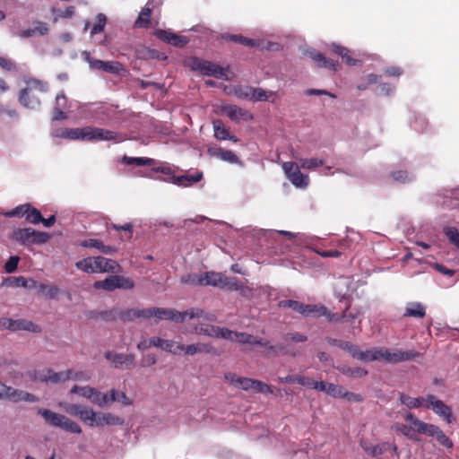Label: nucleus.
<instances>
[{
  "mask_svg": "<svg viewBox=\"0 0 459 459\" xmlns=\"http://www.w3.org/2000/svg\"><path fill=\"white\" fill-rule=\"evenodd\" d=\"M255 382V379L240 377L238 388H240L245 391L251 390L254 387Z\"/></svg>",
  "mask_w": 459,
  "mask_h": 459,
  "instance_id": "nucleus-64",
  "label": "nucleus"
},
{
  "mask_svg": "<svg viewBox=\"0 0 459 459\" xmlns=\"http://www.w3.org/2000/svg\"><path fill=\"white\" fill-rule=\"evenodd\" d=\"M151 9L144 7L138 15L135 25L140 28H146L150 24Z\"/></svg>",
  "mask_w": 459,
  "mask_h": 459,
  "instance_id": "nucleus-41",
  "label": "nucleus"
},
{
  "mask_svg": "<svg viewBox=\"0 0 459 459\" xmlns=\"http://www.w3.org/2000/svg\"><path fill=\"white\" fill-rule=\"evenodd\" d=\"M217 329H218V326H216V325H202L198 328V333L204 334L206 336H209V337L216 338L217 331H218Z\"/></svg>",
  "mask_w": 459,
  "mask_h": 459,
  "instance_id": "nucleus-59",
  "label": "nucleus"
},
{
  "mask_svg": "<svg viewBox=\"0 0 459 459\" xmlns=\"http://www.w3.org/2000/svg\"><path fill=\"white\" fill-rule=\"evenodd\" d=\"M221 288H225L230 290H238L243 295H247V293L250 291L249 289L244 287L242 283H240L237 279L227 277L225 274Z\"/></svg>",
  "mask_w": 459,
  "mask_h": 459,
  "instance_id": "nucleus-30",
  "label": "nucleus"
},
{
  "mask_svg": "<svg viewBox=\"0 0 459 459\" xmlns=\"http://www.w3.org/2000/svg\"><path fill=\"white\" fill-rule=\"evenodd\" d=\"M104 356L116 368L129 369L134 368L135 365V357L134 354H122L107 351Z\"/></svg>",
  "mask_w": 459,
  "mask_h": 459,
  "instance_id": "nucleus-13",
  "label": "nucleus"
},
{
  "mask_svg": "<svg viewBox=\"0 0 459 459\" xmlns=\"http://www.w3.org/2000/svg\"><path fill=\"white\" fill-rule=\"evenodd\" d=\"M75 267L86 273H114L119 264L112 259L103 256L86 257L75 263Z\"/></svg>",
  "mask_w": 459,
  "mask_h": 459,
  "instance_id": "nucleus-3",
  "label": "nucleus"
},
{
  "mask_svg": "<svg viewBox=\"0 0 459 459\" xmlns=\"http://www.w3.org/2000/svg\"><path fill=\"white\" fill-rule=\"evenodd\" d=\"M229 72L230 71L228 68H223V67L220 66L219 65L214 64L210 76H213L217 79L228 81V80H230Z\"/></svg>",
  "mask_w": 459,
  "mask_h": 459,
  "instance_id": "nucleus-52",
  "label": "nucleus"
},
{
  "mask_svg": "<svg viewBox=\"0 0 459 459\" xmlns=\"http://www.w3.org/2000/svg\"><path fill=\"white\" fill-rule=\"evenodd\" d=\"M86 399L100 408L108 406V394L101 393L95 387H91V391Z\"/></svg>",
  "mask_w": 459,
  "mask_h": 459,
  "instance_id": "nucleus-26",
  "label": "nucleus"
},
{
  "mask_svg": "<svg viewBox=\"0 0 459 459\" xmlns=\"http://www.w3.org/2000/svg\"><path fill=\"white\" fill-rule=\"evenodd\" d=\"M165 351L173 355H179L183 351V343L174 340H167Z\"/></svg>",
  "mask_w": 459,
  "mask_h": 459,
  "instance_id": "nucleus-49",
  "label": "nucleus"
},
{
  "mask_svg": "<svg viewBox=\"0 0 459 459\" xmlns=\"http://www.w3.org/2000/svg\"><path fill=\"white\" fill-rule=\"evenodd\" d=\"M99 415L100 412H96L93 409L85 406L80 416V420L90 427H97Z\"/></svg>",
  "mask_w": 459,
  "mask_h": 459,
  "instance_id": "nucleus-31",
  "label": "nucleus"
},
{
  "mask_svg": "<svg viewBox=\"0 0 459 459\" xmlns=\"http://www.w3.org/2000/svg\"><path fill=\"white\" fill-rule=\"evenodd\" d=\"M326 314V307L321 304H303L301 315L310 317H321Z\"/></svg>",
  "mask_w": 459,
  "mask_h": 459,
  "instance_id": "nucleus-21",
  "label": "nucleus"
},
{
  "mask_svg": "<svg viewBox=\"0 0 459 459\" xmlns=\"http://www.w3.org/2000/svg\"><path fill=\"white\" fill-rule=\"evenodd\" d=\"M124 161L127 165H134V166H152L155 163V160L151 158H133V157H124Z\"/></svg>",
  "mask_w": 459,
  "mask_h": 459,
  "instance_id": "nucleus-39",
  "label": "nucleus"
},
{
  "mask_svg": "<svg viewBox=\"0 0 459 459\" xmlns=\"http://www.w3.org/2000/svg\"><path fill=\"white\" fill-rule=\"evenodd\" d=\"M345 351H347L353 358L358 359L363 362L373 361L374 348L361 351L357 345L349 342L345 344Z\"/></svg>",
  "mask_w": 459,
  "mask_h": 459,
  "instance_id": "nucleus-19",
  "label": "nucleus"
},
{
  "mask_svg": "<svg viewBox=\"0 0 459 459\" xmlns=\"http://www.w3.org/2000/svg\"><path fill=\"white\" fill-rule=\"evenodd\" d=\"M3 284L4 285H13L16 287H23V288H32V287H36L37 281L31 280L30 284H29L28 280H26L22 276H19V277L7 278L3 281Z\"/></svg>",
  "mask_w": 459,
  "mask_h": 459,
  "instance_id": "nucleus-35",
  "label": "nucleus"
},
{
  "mask_svg": "<svg viewBox=\"0 0 459 459\" xmlns=\"http://www.w3.org/2000/svg\"><path fill=\"white\" fill-rule=\"evenodd\" d=\"M67 372H69V380L74 381H89L91 377V374L86 371H74L72 369H67Z\"/></svg>",
  "mask_w": 459,
  "mask_h": 459,
  "instance_id": "nucleus-51",
  "label": "nucleus"
},
{
  "mask_svg": "<svg viewBox=\"0 0 459 459\" xmlns=\"http://www.w3.org/2000/svg\"><path fill=\"white\" fill-rule=\"evenodd\" d=\"M218 156L224 161H228L230 163H238V157L230 150H222L220 149L218 152Z\"/></svg>",
  "mask_w": 459,
  "mask_h": 459,
  "instance_id": "nucleus-56",
  "label": "nucleus"
},
{
  "mask_svg": "<svg viewBox=\"0 0 459 459\" xmlns=\"http://www.w3.org/2000/svg\"><path fill=\"white\" fill-rule=\"evenodd\" d=\"M425 400V408L432 410L435 414L443 419L446 423L451 424L455 421L452 408L446 405L442 400L438 399L434 394H428Z\"/></svg>",
  "mask_w": 459,
  "mask_h": 459,
  "instance_id": "nucleus-7",
  "label": "nucleus"
},
{
  "mask_svg": "<svg viewBox=\"0 0 459 459\" xmlns=\"http://www.w3.org/2000/svg\"><path fill=\"white\" fill-rule=\"evenodd\" d=\"M254 48L261 50L278 51L280 44L276 42L266 41L264 39H255Z\"/></svg>",
  "mask_w": 459,
  "mask_h": 459,
  "instance_id": "nucleus-44",
  "label": "nucleus"
},
{
  "mask_svg": "<svg viewBox=\"0 0 459 459\" xmlns=\"http://www.w3.org/2000/svg\"><path fill=\"white\" fill-rule=\"evenodd\" d=\"M154 317L158 320H168L173 323H183L186 320L195 318L210 319L204 311L198 307H192L186 311H178L175 308H163L154 307Z\"/></svg>",
  "mask_w": 459,
  "mask_h": 459,
  "instance_id": "nucleus-2",
  "label": "nucleus"
},
{
  "mask_svg": "<svg viewBox=\"0 0 459 459\" xmlns=\"http://www.w3.org/2000/svg\"><path fill=\"white\" fill-rule=\"evenodd\" d=\"M7 330L16 331H28L31 333H40L41 328L35 325L32 321L27 319H11L9 318Z\"/></svg>",
  "mask_w": 459,
  "mask_h": 459,
  "instance_id": "nucleus-17",
  "label": "nucleus"
},
{
  "mask_svg": "<svg viewBox=\"0 0 459 459\" xmlns=\"http://www.w3.org/2000/svg\"><path fill=\"white\" fill-rule=\"evenodd\" d=\"M333 51L342 56V61L351 66H355L360 63L359 60L352 58L349 53L350 50L342 46L333 43L331 45Z\"/></svg>",
  "mask_w": 459,
  "mask_h": 459,
  "instance_id": "nucleus-27",
  "label": "nucleus"
},
{
  "mask_svg": "<svg viewBox=\"0 0 459 459\" xmlns=\"http://www.w3.org/2000/svg\"><path fill=\"white\" fill-rule=\"evenodd\" d=\"M39 292L48 299H54L59 294V289L53 284L37 283Z\"/></svg>",
  "mask_w": 459,
  "mask_h": 459,
  "instance_id": "nucleus-34",
  "label": "nucleus"
},
{
  "mask_svg": "<svg viewBox=\"0 0 459 459\" xmlns=\"http://www.w3.org/2000/svg\"><path fill=\"white\" fill-rule=\"evenodd\" d=\"M405 420L407 421H410L411 423V426L414 427V430L420 434V429H421V425H427L428 423L419 420L418 418H416L412 413H408L406 416H405Z\"/></svg>",
  "mask_w": 459,
  "mask_h": 459,
  "instance_id": "nucleus-61",
  "label": "nucleus"
},
{
  "mask_svg": "<svg viewBox=\"0 0 459 459\" xmlns=\"http://www.w3.org/2000/svg\"><path fill=\"white\" fill-rule=\"evenodd\" d=\"M26 221L32 224H39L41 221H43V217L38 209L30 206V211L27 213Z\"/></svg>",
  "mask_w": 459,
  "mask_h": 459,
  "instance_id": "nucleus-54",
  "label": "nucleus"
},
{
  "mask_svg": "<svg viewBox=\"0 0 459 459\" xmlns=\"http://www.w3.org/2000/svg\"><path fill=\"white\" fill-rule=\"evenodd\" d=\"M203 178V172L202 171H195L193 175H182V176H175L172 175L171 178H169V182H171L174 185L187 187L192 186L195 183H197L201 181Z\"/></svg>",
  "mask_w": 459,
  "mask_h": 459,
  "instance_id": "nucleus-18",
  "label": "nucleus"
},
{
  "mask_svg": "<svg viewBox=\"0 0 459 459\" xmlns=\"http://www.w3.org/2000/svg\"><path fill=\"white\" fill-rule=\"evenodd\" d=\"M351 281L348 278L341 277L334 283V293L340 299H346L350 294Z\"/></svg>",
  "mask_w": 459,
  "mask_h": 459,
  "instance_id": "nucleus-23",
  "label": "nucleus"
},
{
  "mask_svg": "<svg viewBox=\"0 0 459 459\" xmlns=\"http://www.w3.org/2000/svg\"><path fill=\"white\" fill-rule=\"evenodd\" d=\"M82 56L88 63L91 70L104 71L110 74H118L121 70V65L118 62L95 59L91 56L88 51H83Z\"/></svg>",
  "mask_w": 459,
  "mask_h": 459,
  "instance_id": "nucleus-11",
  "label": "nucleus"
},
{
  "mask_svg": "<svg viewBox=\"0 0 459 459\" xmlns=\"http://www.w3.org/2000/svg\"><path fill=\"white\" fill-rule=\"evenodd\" d=\"M444 233L447 237L448 240L459 248V231L455 227H445Z\"/></svg>",
  "mask_w": 459,
  "mask_h": 459,
  "instance_id": "nucleus-47",
  "label": "nucleus"
},
{
  "mask_svg": "<svg viewBox=\"0 0 459 459\" xmlns=\"http://www.w3.org/2000/svg\"><path fill=\"white\" fill-rule=\"evenodd\" d=\"M38 414L42 416L45 421L51 427L60 428L67 432L81 434V426L68 417L54 412L48 409H39Z\"/></svg>",
  "mask_w": 459,
  "mask_h": 459,
  "instance_id": "nucleus-4",
  "label": "nucleus"
},
{
  "mask_svg": "<svg viewBox=\"0 0 459 459\" xmlns=\"http://www.w3.org/2000/svg\"><path fill=\"white\" fill-rule=\"evenodd\" d=\"M418 353L414 351H391L385 347L374 348L373 361L385 360L389 363L396 364L402 361L411 360L416 358Z\"/></svg>",
  "mask_w": 459,
  "mask_h": 459,
  "instance_id": "nucleus-6",
  "label": "nucleus"
},
{
  "mask_svg": "<svg viewBox=\"0 0 459 459\" xmlns=\"http://www.w3.org/2000/svg\"><path fill=\"white\" fill-rule=\"evenodd\" d=\"M25 82L27 87L20 91L19 101L25 108L36 109L40 106L39 99L38 97H33L31 100H28V96L34 91L46 92L48 91V83L35 78H30Z\"/></svg>",
  "mask_w": 459,
  "mask_h": 459,
  "instance_id": "nucleus-5",
  "label": "nucleus"
},
{
  "mask_svg": "<svg viewBox=\"0 0 459 459\" xmlns=\"http://www.w3.org/2000/svg\"><path fill=\"white\" fill-rule=\"evenodd\" d=\"M337 369L343 375L351 377H362L368 374V371L362 368H350L348 366H340Z\"/></svg>",
  "mask_w": 459,
  "mask_h": 459,
  "instance_id": "nucleus-37",
  "label": "nucleus"
},
{
  "mask_svg": "<svg viewBox=\"0 0 459 459\" xmlns=\"http://www.w3.org/2000/svg\"><path fill=\"white\" fill-rule=\"evenodd\" d=\"M29 211H30V204H22V205L17 206L16 208H14L12 211L4 212V215L5 217H14V216L22 217L24 214H27Z\"/></svg>",
  "mask_w": 459,
  "mask_h": 459,
  "instance_id": "nucleus-55",
  "label": "nucleus"
},
{
  "mask_svg": "<svg viewBox=\"0 0 459 459\" xmlns=\"http://www.w3.org/2000/svg\"><path fill=\"white\" fill-rule=\"evenodd\" d=\"M216 338H221L225 340H229L230 342H235L237 332L231 331L226 327H219L217 329Z\"/></svg>",
  "mask_w": 459,
  "mask_h": 459,
  "instance_id": "nucleus-53",
  "label": "nucleus"
},
{
  "mask_svg": "<svg viewBox=\"0 0 459 459\" xmlns=\"http://www.w3.org/2000/svg\"><path fill=\"white\" fill-rule=\"evenodd\" d=\"M186 355L194 356L200 353H208L212 355H219L216 348L211 343L197 342L188 345L183 344V351Z\"/></svg>",
  "mask_w": 459,
  "mask_h": 459,
  "instance_id": "nucleus-14",
  "label": "nucleus"
},
{
  "mask_svg": "<svg viewBox=\"0 0 459 459\" xmlns=\"http://www.w3.org/2000/svg\"><path fill=\"white\" fill-rule=\"evenodd\" d=\"M53 136L62 139L87 142L115 141L122 142V134L100 127L84 126L82 128H60L53 132Z\"/></svg>",
  "mask_w": 459,
  "mask_h": 459,
  "instance_id": "nucleus-1",
  "label": "nucleus"
},
{
  "mask_svg": "<svg viewBox=\"0 0 459 459\" xmlns=\"http://www.w3.org/2000/svg\"><path fill=\"white\" fill-rule=\"evenodd\" d=\"M360 446L364 451L372 457H377L380 455H383L388 450H392L397 454V446L388 442H384L376 446H370L366 441L360 440Z\"/></svg>",
  "mask_w": 459,
  "mask_h": 459,
  "instance_id": "nucleus-15",
  "label": "nucleus"
},
{
  "mask_svg": "<svg viewBox=\"0 0 459 459\" xmlns=\"http://www.w3.org/2000/svg\"><path fill=\"white\" fill-rule=\"evenodd\" d=\"M125 423L123 418L110 412H100L97 427L122 426Z\"/></svg>",
  "mask_w": 459,
  "mask_h": 459,
  "instance_id": "nucleus-20",
  "label": "nucleus"
},
{
  "mask_svg": "<svg viewBox=\"0 0 459 459\" xmlns=\"http://www.w3.org/2000/svg\"><path fill=\"white\" fill-rule=\"evenodd\" d=\"M134 286V283L131 279L120 275L108 276L103 281H95L93 284L96 290H105L107 291H113L117 289L131 290Z\"/></svg>",
  "mask_w": 459,
  "mask_h": 459,
  "instance_id": "nucleus-8",
  "label": "nucleus"
},
{
  "mask_svg": "<svg viewBox=\"0 0 459 459\" xmlns=\"http://www.w3.org/2000/svg\"><path fill=\"white\" fill-rule=\"evenodd\" d=\"M0 400H7L13 403H19L22 401L35 403L38 401V398L32 394L13 388L0 382Z\"/></svg>",
  "mask_w": 459,
  "mask_h": 459,
  "instance_id": "nucleus-9",
  "label": "nucleus"
},
{
  "mask_svg": "<svg viewBox=\"0 0 459 459\" xmlns=\"http://www.w3.org/2000/svg\"><path fill=\"white\" fill-rule=\"evenodd\" d=\"M49 238V234L34 230L31 244H44L48 241Z\"/></svg>",
  "mask_w": 459,
  "mask_h": 459,
  "instance_id": "nucleus-63",
  "label": "nucleus"
},
{
  "mask_svg": "<svg viewBox=\"0 0 459 459\" xmlns=\"http://www.w3.org/2000/svg\"><path fill=\"white\" fill-rule=\"evenodd\" d=\"M420 434L435 438L442 446L451 449L454 446L453 441L437 425L428 423L421 425Z\"/></svg>",
  "mask_w": 459,
  "mask_h": 459,
  "instance_id": "nucleus-12",
  "label": "nucleus"
},
{
  "mask_svg": "<svg viewBox=\"0 0 459 459\" xmlns=\"http://www.w3.org/2000/svg\"><path fill=\"white\" fill-rule=\"evenodd\" d=\"M282 169L287 178L293 186L299 188H305L308 186V177L300 172L299 166L292 161H287L282 164Z\"/></svg>",
  "mask_w": 459,
  "mask_h": 459,
  "instance_id": "nucleus-10",
  "label": "nucleus"
},
{
  "mask_svg": "<svg viewBox=\"0 0 459 459\" xmlns=\"http://www.w3.org/2000/svg\"><path fill=\"white\" fill-rule=\"evenodd\" d=\"M392 429L397 432L402 433L410 439H414V434L417 433L414 430V427H409L403 423H395L394 425L392 426Z\"/></svg>",
  "mask_w": 459,
  "mask_h": 459,
  "instance_id": "nucleus-42",
  "label": "nucleus"
},
{
  "mask_svg": "<svg viewBox=\"0 0 459 459\" xmlns=\"http://www.w3.org/2000/svg\"><path fill=\"white\" fill-rule=\"evenodd\" d=\"M69 372L67 370L61 372H55L48 369L47 373L41 377V381L46 383L58 384L69 380Z\"/></svg>",
  "mask_w": 459,
  "mask_h": 459,
  "instance_id": "nucleus-22",
  "label": "nucleus"
},
{
  "mask_svg": "<svg viewBox=\"0 0 459 459\" xmlns=\"http://www.w3.org/2000/svg\"><path fill=\"white\" fill-rule=\"evenodd\" d=\"M223 278V273L215 272H206L204 273H202V285H211L221 288Z\"/></svg>",
  "mask_w": 459,
  "mask_h": 459,
  "instance_id": "nucleus-25",
  "label": "nucleus"
},
{
  "mask_svg": "<svg viewBox=\"0 0 459 459\" xmlns=\"http://www.w3.org/2000/svg\"><path fill=\"white\" fill-rule=\"evenodd\" d=\"M310 56L317 63L318 66L336 70L338 65L337 62L333 59L326 58L321 53L312 52Z\"/></svg>",
  "mask_w": 459,
  "mask_h": 459,
  "instance_id": "nucleus-33",
  "label": "nucleus"
},
{
  "mask_svg": "<svg viewBox=\"0 0 459 459\" xmlns=\"http://www.w3.org/2000/svg\"><path fill=\"white\" fill-rule=\"evenodd\" d=\"M252 100L253 101H265L270 100L274 102V98L277 96L275 91H268L262 88H254L252 90Z\"/></svg>",
  "mask_w": 459,
  "mask_h": 459,
  "instance_id": "nucleus-29",
  "label": "nucleus"
},
{
  "mask_svg": "<svg viewBox=\"0 0 459 459\" xmlns=\"http://www.w3.org/2000/svg\"><path fill=\"white\" fill-rule=\"evenodd\" d=\"M425 307L420 302H410L406 305L403 316L406 317L422 318L425 316Z\"/></svg>",
  "mask_w": 459,
  "mask_h": 459,
  "instance_id": "nucleus-24",
  "label": "nucleus"
},
{
  "mask_svg": "<svg viewBox=\"0 0 459 459\" xmlns=\"http://www.w3.org/2000/svg\"><path fill=\"white\" fill-rule=\"evenodd\" d=\"M325 164V160L319 158L300 159L299 165L305 169H315Z\"/></svg>",
  "mask_w": 459,
  "mask_h": 459,
  "instance_id": "nucleus-40",
  "label": "nucleus"
},
{
  "mask_svg": "<svg viewBox=\"0 0 459 459\" xmlns=\"http://www.w3.org/2000/svg\"><path fill=\"white\" fill-rule=\"evenodd\" d=\"M252 90L253 87L250 86L238 87L235 89V94L239 99H247L252 100Z\"/></svg>",
  "mask_w": 459,
  "mask_h": 459,
  "instance_id": "nucleus-57",
  "label": "nucleus"
},
{
  "mask_svg": "<svg viewBox=\"0 0 459 459\" xmlns=\"http://www.w3.org/2000/svg\"><path fill=\"white\" fill-rule=\"evenodd\" d=\"M284 340L286 342H303L307 340V335L299 333L298 332L288 333L284 335Z\"/></svg>",
  "mask_w": 459,
  "mask_h": 459,
  "instance_id": "nucleus-60",
  "label": "nucleus"
},
{
  "mask_svg": "<svg viewBox=\"0 0 459 459\" xmlns=\"http://www.w3.org/2000/svg\"><path fill=\"white\" fill-rule=\"evenodd\" d=\"M107 24V17L104 13H99L96 16V23L91 30V36H94L101 31H103L105 26Z\"/></svg>",
  "mask_w": 459,
  "mask_h": 459,
  "instance_id": "nucleus-45",
  "label": "nucleus"
},
{
  "mask_svg": "<svg viewBox=\"0 0 459 459\" xmlns=\"http://www.w3.org/2000/svg\"><path fill=\"white\" fill-rule=\"evenodd\" d=\"M223 38L227 39H230L231 41L239 43L241 45H245V46L252 47V48H254V46L255 44V39H248V38L244 37L242 35H235V34L225 35V36H223Z\"/></svg>",
  "mask_w": 459,
  "mask_h": 459,
  "instance_id": "nucleus-46",
  "label": "nucleus"
},
{
  "mask_svg": "<svg viewBox=\"0 0 459 459\" xmlns=\"http://www.w3.org/2000/svg\"><path fill=\"white\" fill-rule=\"evenodd\" d=\"M221 109L232 121L235 122H238L240 120L249 121L253 119V115L250 112L236 105H225Z\"/></svg>",
  "mask_w": 459,
  "mask_h": 459,
  "instance_id": "nucleus-16",
  "label": "nucleus"
},
{
  "mask_svg": "<svg viewBox=\"0 0 459 459\" xmlns=\"http://www.w3.org/2000/svg\"><path fill=\"white\" fill-rule=\"evenodd\" d=\"M214 63L201 59H195L193 67L195 70H198L204 75L210 76L212 70L213 68Z\"/></svg>",
  "mask_w": 459,
  "mask_h": 459,
  "instance_id": "nucleus-38",
  "label": "nucleus"
},
{
  "mask_svg": "<svg viewBox=\"0 0 459 459\" xmlns=\"http://www.w3.org/2000/svg\"><path fill=\"white\" fill-rule=\"evenodd\" d=\"M425 397H411L404 394H400L401 403L408 408H420L425 407L426 403Z\"/></svg>",
  "mask_w": 459,
  "mask_h": 459,
  "instance_id": "nucleus-32",
  "label": "nucleus"
},
{
  "mask_svg": "<svg viewBox=\"0 0 459 459\" xmlns=\"http://www.w3.org/2000/svg\"><path fill=\"white\" fill-rule=\"evenodd\" d=\"M303 304L304 303H301V302L296 301V300L284 299V300H281L278 305L281 308H286V307L291 308L292 310H294L301 315Z\"/></svg>",
  "mask_w": 459,
  "mask_h": 459,
  "instance_id": "nucleus-48",
  "label": "nucleus"
},
{
  "mask_svg": "<svg viewBox=\"0 0 459 459\" xmlns=\"http://www.w3.org/2000/svg\"><path fill=\"white\" fill-rule=\"evenodd\" d=\"M60 406L64 409V411L69 413L72 416L79 417L81 416L85 406L75 403H60Z\"/></svg>",
  "mask_w": 459,
  "mask_h": 459,
  "instance_id": "nucleus-43",
  "label": "nucleus"
},
{
  "mask_svg": "<svg viewBox=\"0 0 459 459\" xmlns=\"http://www.w3.org/2000/svg\"><path fill=\"white\" fill-rule=\"evenodd\" d=\"M343 391L344 388L342 386L334 384H328L326 394L334 398H342Z\"/></svg>",
  "mask_w": 459,
  "mask_h": 459,
  "instance_id": "nucleus-58",
  "label": "nucleus"
},
{
  "mask_svg": "<svg viewBox=\"0 0 459 459\" xmlns=\"http://www.w3.org/2000/svg\"><path fill=\"white\" fill-rule=\"evenodd\" d=\"M394 180L401 183H405L412 180V176L403 170L395 171L392 174Z\"/></svg>",
  "mask_w": 459,
  "mask_h": 459,
  "instance_id": "nucleus-62",
  "label": "nucleus"
},
{
  "mask_svg": "<svg viewBox=\"0 0 459 459\" xmlns=\"http://www.w3.org/2000/svg\"><path fill=\"white\" fill-rule=\"evenodd\" d=\"M182 283L190 285H202V273H188L180 279Z\"/></svg>",
  "mask_w": 459,
  "mask_h": 459,
  "instance_id": "nucleus-50",
  "label": "nucleus"
},
{
  "mask_svg": "<svg viewBox=\"0 0 459 459\" xmlns=\"http://www.w3.org/2000/svg\"><path fill=\"white\" fill-rule=\"evenodd\" d=\"M32 237H34V230L31 228L18 229L14 230L13 238L22 244H31Z\"/></svg>",
  "mask_w": 459,
  "mask_h": 459,
  "instance_id": "nucleus-28",
  "label": "nucleus"
},
{
  "mask_svg": "<svg viewBox=\"0 0 459 459\" xmlns=\"http://www.w3.org/2000/svg\"><path fill=\"white\" fill-rule=\"evenodd\" d=\"M214 136L219 140H233L237 141L233 137L230 136L228 129L224 126L223 123L220 120L213 122Z\"/></svg>",
  "mask_w": 459,
  "mask_h": 459,
  "instance_id": "nucleus-36",
  "label": "nucleus"
}]
</instances>
